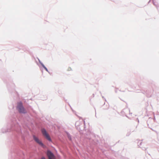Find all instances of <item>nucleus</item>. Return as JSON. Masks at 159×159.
<instances>
[{
  "instance_id": "obj_3",
  "label": "nucleus",
  "mask_w": 159,
  "mask_h": 159,
  "mask_svg": "<svg viewBox=\"0 0 159 159\" xmlns=\"http://www.w3.org/2000/svg\"><path fill=\"white\" fill-rule=\"evenodd\" d=\"M33 138L34 140L40 146L43 147L44 146L43 143H42L41 141L35 135L33 136Z\"/></svg>"
},
{
  "instance_id": "obj_5",
  "label": "nucleus",
  "mask_w": 159,
  "mask_h": 159,
  "mask_svg": "<svg viewBox=\"0 0 159 159\" xmlns=\"http://www.w3.org/2000/svg\"><path fill=\"white\" fill-rule=\"evenodd\" d=\"M71 70V69L70 67H69L68 69H67V70L68 71H70Z\"/></svg>"
},
{
  "instance_id": "obj_2",
  "label": "nucleus",
  "mask_w": 159,
  "mask_h": 159,
  "mask_svg": "<svg viewBox=\"0 0 159 159\" xmlns=\"http://www.w3.org/2000/svg\"><path fill=\"white\" fill-rule=\"evenodd\" d=\"M42 133L43 136L48 141L52 142L51 139L45 129H41Z\"/></svg>"
},
{
  "instance_id": "obj_4",
  "label": "nucleus",
  "mask_w": 159,
  "mask_h": 159,
  "mask_svg": "<svg viewBox=\"0 0 159 159\" xmlns=\"http://www.w3.org/2000/svg\"><path fill=\"white\" fill-rule=\"evenodd\" d=\"M47 155L49 159H55V157L53 153L50 151H48L47 152Z\"/></svg>"
},
{
  "instance_id": "obj_6",
  "label": "nucleus",
  "mask_w": 159,
  "mask_h": 159,
  "mask_svg": "<svg viewBox=\"0 0 159 159\" xmlns=\"http://www.w3.org/2000/svg\"><path fill=\"white\" fill-rule=\"evenodd\" d=\"M42 65L44 68H45L46 67L43 64H42Z\"/></svg>"
},
{
  "instance_id": "obj_7",
  "label": "nucleus",
  "mask_w": 159,
  "mask_h": 159,
  "mask_svg": "<svg viewBox=\"0 0 159 159\" xmlns=\"http://www.w3.org/2000/svg\"><path fill=\"white\" fill-rule=\"evenodd\" d=\"M47 71H48V70L47 69V68L46 67H45V68H44Z\"/></svg>"
},
{
  "instance_id": "obj_8",
  "label": "nucleus",
  "mask_w": 159,
  "mask_h": 159,
  "mask_svg": "<svg viewBox=\"0 0 159 159\" xmlns=\"http://www.w3.org/2000/svg\"><path fill=\"white\" fill-rule=\"evenodd\" d=\"M41 159H45L44 157H43Z\"/></svg>"
},
{
  "instance_id": "obj_1",
  "label": "nucleus",
  "mask_w": 159,
  "mask_h": 159,
  "mask_svg": "<svg viewBox=\"0 0 159 159\" xmlns=\"http://www.w3.org/2000/svg\"><path fill=\"white\" fill-rule=\"evenodd\" d=\"M17 108L19 111L20 113H25L26 112L23 106L22 103L20 102L18 103Z\"/></svg>"
}]
</instances>
